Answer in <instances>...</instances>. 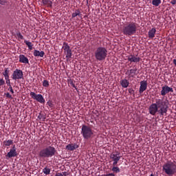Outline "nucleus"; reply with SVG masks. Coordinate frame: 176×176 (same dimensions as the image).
Here are the masks:
<instances>
[{
  "label": "nucleus",
  "mask_w": 176,
  "mask_h": 176,
  "mask_svg": "<svg viewBox=\"0 0 176 176\" xmlns=\"http://www.w3.org/2000/svg\"><path fill=\"white\" fill-rule=\"evenodd\" d=\"M168 111V100L155 99V103H153L148 108V112L152 116L159 113L160 116H166Z\"/></svg>",
  "instance_id": "f257e3e1"
},
{
  "label": "nucleus",
  "mask_w": 176,
  "mask_h": 176,
  "mask_svg": "<svg viewBox=\"0 0 176 176\" xmlns=\"http://www.w3.org/2000/svg\"><path fill=\"white\" fill-rule=\"evenodd\" d=\"M138 28L136 23L128 22L123 25L122 32L126 36H131L132 35H135Z\"/></svg>",
  "instance_id": "f03ea898"
},
{
  "label": "nucleus",
  "mask_w": 176,
  "mask_h": 176,
  "mask_svg": "<svg viewBox=\"0 0 176 176\" xmlns=\"http://www.w3.org/2000/svg\"><path fill=\"white\" fill-rule=\"evenodd\" d=\"M56 152L57 151L54 146H48L40 151L38 156L41 159H48L49 157H53L56 155Z\"/></svg>",
  "instance_id": "7ed1b4c3"
},
{
  "label": "nucleus",
  "mask_w": 176,
  "mask_h": 176,
  "mask_svg": "<svg viewBox=\"0 0 176 176\" xmlns=\"http://www.w3.org/2000/svg\"><path fill=\"white\" fill-rule=\"evenodd\" d=\"M162 170L167 175H174L176 173L175 161H168L163 165Z\"/></svg>",
  "instance_id": "20e7f679"
},
{
  "label": "nucleus",
  "mask_w": 176,
  "mask_h": 176,
  "mask_svg": "<svg viewBox=\"0 0 176 176\" xmlns=\"http://www.w3.org/2000/svg\"><path fill=\"white\" fill-rule=\"evenodd\" d=\"M94 54L97 61H104L107 58V56H108V50L105 47H98L95 50Z\"/></svg>",
  "instance_id": "39448f33"
},
{
  "label": "nucleus",
  "mask_w": 176,
  "mask_h": 176,
  "mask_svg": "<svg viewBox=\"0 0 176 176\" xmlns=\"http://www.w3.org/2000/svg\"><path fill=\"white\" fill-rule=\"evenodd\" d=\"M80 134L85 140H91L94 137V130L89 126L82 124Z\"/></svg>",
  "instance_id": "423d86ee"
},
{
  "label": "nucleus",
  "mask_w": 176,
  "mask_h": 176,
  "mask_svg": "<svg viewBox=\"0 0 176 176\" xmlns=\"http://www.w3.org/2000/svg\"><path fill=\"white\" fill-rule=\"evenodd\" d=\"M63 49L64 50V53L66 55L67 61H71V58H72V50H71V47L67 43H63Z\"/></svg>",
  "instance_id": "0eeeda50"
},
{
  "label": "nucleus",
  "mask_w": 176,
  "mask_h": 176,
  "mask_svg": "<svg viewBox=\"0 0 176 176\" xmlns=\"http://www.w3.org/2000/svg\"><path fill=\"white\" fill-rule=\"evenodd\" d=\"M30 96L32 98H33V100H35L36 101H37V102H39L40 104H45V102H46L45 100V98H43V96H42V94H35V92H30Z\"/></svg>",
  "instance_id": "6e6552de"
},
{
  "label": "nucleus",
  "mask_w": 176,
  "mask_h": 176,
  "mask_svg": "<svg viewBox=\"0 0 176 176\" xmlns=\"http://www.w3.org/2000/svg\"><path fill=\"white\" fill-rule=\"evenodd\" d=\"M13 80H20V79L24 78V74H23V70L16 69L12 75Z\"/></svg>",
  "instance_id": "1a4fd4ad"
},
{
  "label": "nucleus",
  "mask_w": 176,
  "mask_h": 176,
  "mask_svg": "<svg viewBox=\"0 0 176 176\" xmlns=\"http://www.w3.org/2000/svg\"><path fill=\"white\" fill-rule=\"evenodd\" d=\"M110 159L113 162V166H116L118 163H119V160L122 159V157L120 156V153H119V151L111 153L110 154Z\"/></svg>",
  "instance_id": "9d476101"
},
{
  "label": "nucleus",
  "mask_w": 176,
  "mask_h": 176,
  "mask_svg": "<svg viewBox=\"0 0 176 176\" xmlns=\"http://www.w3.org/2000/svg\"><path fill=\"white\" fill-rule=\"evenodd\" d=\"M125 75L127 76L129 79L131 78H135L138 75V71H137V68L130 69L126 70L125 72Z\"/></svg>",
  "instance_id": "9b49d317"
},
{
  "label": "nucleus",
  "mask_w": 176,
  "mask_h": 176,
  "mask_svg": "<svg viewBox=\"0 0 176 176\" xmlns=\"http://www.w3.org/2000/svg\"><path fill=\"white\" fill-rule=\"evenodd\" d=\"M16 156H17V151L16 148V145H14L11 149L10 150V151L7 153V155H6V159H10L12 157H16Z\"/></svg>",
  "instance_id": "f8f14e48"
},
{
  "label": "nucleus",
  "mask_w": 176,
  "mask_h": 176,
  "mask_svg": "<svg viewBox=\"0 0 176 176\" xmlns=\"http://www.w3.org/2000/svg\"><path fill=\"white\" fill-rule=\"evenodd\" d=\"M168 93H174L173 87H170L168 85H165L162 87L161 96H164L166 94H168Z\"/></svg>",
  "instance_id": "ddd939ff"
},
{
  "label": "nucleus",
  "mask_w": 176,
  "mask_h": 176,
  "mask_svg": "<svg viewBox=\"0 0 176 176\" xmlns=\"http://www.w3.org/2000/svg\"><path fill=\"white\" fill-rule=\"evenodd\" d=\"M148 89V82L146 80L140 81V87L139 89L140 94H142L143 91H145Z\"/></svg>",
  "instance_id": "4468645a"
},
{
  "label": "nucleus",
  "mask_w": 176,
  "mask_h": 176,
  "mask_svg": "<svg viewBox=\"0 0 176 176\" xmlns=\"http://www.w3.org/2000/svg\"><path fill=\"white\" fill-rule=\"evenodd\" d=\"M128 61H130V63H140L141 61V58L140 56H137L133 54H131L128 56Z\"/></svg>",
  "instance_id": "2eb2a0df"
},
{
  "label": "nucleus",
  "mask_w": 176,
  "mask_h": 176,
  "mask_svg": "<svg viewBox=\"0 0 176 176\" xmlns=\"http://www.w3.org/2000/svg\"><path fill=\"white\" fill-rule=\"evenodd\" d=\"M19 63H22V64H28L30 60H28V58H27L24 54H20Z\"/></svg>",
  "instance_id": "dca6fc26"
},
{
  "label": "nucleus",
  "mask_w": 176,
  "mask_h": 176,
  "mask_svg": "<svg viewBox=\"0 0 176 176\" xmlns=\"http://www.w3.org/2000/svg\"><path fill=\"white\" fill-rule=\"evenodd\" d=\"M65 148L67 151H75V149L79 148V146L76 144H69Z\"/></svg>",
  "instance_id": "f3484780"
},
{
  "label": "nucleus",
  "mask_w": 176,
  "mask_h": 176,
  "mask_svg": "<svg viewBox=\"0 0 176 176\" xmlns=\"http://www.w3.org/2000/svg\"><path fill=\"white\" fill-rule=\"evenodd\" d=\"M33 54L34 57H43L45 56V52L34 50Z\"/></svg>",
  "instance_id": "a211bd4d"
},
{
  "label": "nucleus",
  "mask_w": 176,
  "mask_h": 176,
  "mask_svg": "<svg viewBox=\"0 0 176 176\" xmlns=\"http://www.w3.org/2000/svg\"><path fill=\"white\" fill-rule=\"evenodd\" d=\"M80 19H82V13L80 12V10H76L72 14V19H75V17L78 16Z\"/></svg>",
  "instance_id": "6ab92c4d"
},
{
  "label": "nucleus",
  "mask_w": 176,
  "mask_h": 176,
  "mask_svg": "<svg viewBox=\"0 0 176 176\" xmlns=\"http://www.w3.org/2000/svg\"><path fill=\"white\" fill-rule=\"evenodd\" d=\"M120 85L122 87H124V89L129 87V85H130V82L126 79H123L120 80Z\"/></svg>",
  "instance_id": "aec40b11"
},
{
  "label": "nucleus",
  "mask_w": 176,
  "mask_h": 176,
  "mask_svg": "<svg viewBox=\"0 0 176 176\" xmlns=\"http://www.w3.org/2000/svg\"><path fill=\"white\" fill-rule=\"evenodd\" d=\"M155 34H156V28H153L151 30L148 31V38L150 39H153Z\"/></svg>",
  "instance_id": "412c9836"
},
{
  "label": "nucleus",
  "mask_w": 176,
  "mask_h": 176,
  "mask_svg": "<svg viewBox=\"0 0 176 176\" xmlns=\"http://www.w3.org/2000/svg\"><path fill=\"white\" fill-rule=\"evenodd\" d=\"M43 3L48 8H52L53 5V1H52V0H43Z\"/></svg>",
  "instance_id": "4be33fe9"
},
{
  "label": "nucleus",
  "mask_w": 176,
  "mask_h": 176,
  "mask_svg": "<svg viewBox=\"0 0 176 176\" xmlns=\"http://www.w3.org/2000/svg\"><path fill=\"white\" fill-rule=\"evenodd\" d=\"M24 43H25V45H27L29 50H32V49L34 47V44H32V43L31 41L25 40Z\"/></svg>",
  "instance_id": "5701e85b"
},
{
  "label": "nucleus",
  "mask_w": 176,
  "mask_h": 176,
  "mask_svg": "<svg viewBox=\"0 0 176 176\" xmlns=\"http://www.w3.org/2000/svg\"><path fill=\"white\" fill-rule=\"evenodd\" d=\"M4 146H10L13 144V140H8L3 142Z\"/></svg>",
  "instance_id": "b1692460"
},
{
  "label": "nucleus",
  "mask_w": 176,
  "mask_h": 176,
  "mask_svg": "<svg viewBox=\"0 0 176 176\" xmlns=\"http://www.w3.org/2000/svg\"><path fill=\"white\" fill-rule=\"evenodd\" d=\"M111 171H113V173H115L116 174H118L119 173H120V168L116 166H113Z\"/></svg>",
  "instance_id": "393cba45"
},
{
  "label": "nucleus",
  "mask_w": 176,
  "mask_h": 176,
  "mask_svg": "<svg viewBox=\"0 0 176 176\" xmlns=\"http://www.w3.org/2000/svg\"><path fill=\"white\" fill-rule=\"evenodd\" d=\"M160 3H162V0H153L152 1V5H153V6H159V5H160Z\"/></svg>",
  "instance_id": "a878e982"
},
{
  "label": "nucleus",
  "mask_w": 176,
  "mask_h": 176,
  "mask_svg": "<svg viewBox=\"0 0 176 176\" xmlns=\"http://www.w3.org/2000/svg\"><path fill=\"white\" fill-rule=\"evenodd\" d=\"M50 171H51V169L47 166H46L43 169V173L45 174V175H49V174H50Z\"/></svg>",
  "instance_id": "bb28decb"
},
{
  "label": "nucleus",
  "mask_w": 176,
  "mask_h": 176,
  "mask_svg": "<svg viewBox=\"0 0 176 176\" xmlns=\"http://www.w3.org/2000/svg\"><path fill=\"white\" fill-rule=\"evenodd\" d=\"M67 80H68L69 85H71L72 87L76 89V86H75V84H74V80L72 79H68Z\"/></svg>",
  "instance_id": "cd10ccee"
},
{
  "label": "nucleus",
  "mask_w": 176,
  "mask_h": 176,
  "mask_svg": "<svg viewBox=\"0 0 176 176\" xmlns=\"http://www.w3.org/2000/svg\"><path fill=\"white\" fill-rule=\"evenodd\" d=\"M43 86L44 87H49V81H47V80H44L43 82Z\"/></svg>",
  "instance_id": "c85d7f7f"
},
{
  "label": "nucleus",
  "mask_w": 176,
  "mask_h": 176,
  "mask_svg": "<svg viewBox=\"0 0 176 176\" xmlns=\"http://www.w3.org/2000/svg\"><path fill=\"white\" fill-rule=\"evenodd\" d=\"M2 74H3L4 77L9 76V69H6L5 71Z\"/></svg>",
  "instance_id": "c756f323"
},
{
  "label": "nucleus",
  "mask_w": 176,
  "mask_h": 176,
  "mask_svg": "<svg viewBox=\"0 0 176 176\" xmlns=\"http://www.w3.org/2000/svg\"><path fill=\"white\" fill-rule=\"evenodd\" d=\"M48 107H50V108H53V107L54 106V104H53V102L51 101V100H49L47 102Z\"/></svg>",
  "instance_id": "7c9ffc66"
},
{
  "label": "nucleus",
  "mask_w": 176,
  "mask_h": 176,
  "mask_svg": "<svg viewBox=\"0 0 176 176\" xmlns=\"http://www.w3.org/2000/svg\"><path fill=\"white\" fill-rule=\"evenodd\" d=\"M8 90L9 91H10V93H12V94H14V91L13 90V87H12V85H10V87H8Z\"/></svg>",
  "instance_id": "2f4dec72"
},
{
  "label": "nucleus",
  "mask_w": 176,
  "mask_h": 176,
  "mask_svg": "<svg viewBox=\"0 0 176 176\" xmlns=\"http://www.w3.org/2000/svg\"><path fill=\"white\" fill-rule=\"evenodd\" d=\"M128 91H129V94H133L134 95L135 91H134V89H133V88H129L128 89Z\"/></svg>",
  "instance_id": "473e14b6"
},
{
  "label": "nucleus",
  "mask_w": 176,
  "mask_h": 176,
  "mask_svg": "<svg viewBox=\"0 0 176 176\" xmlns=\"http://www.w3.org/2000/svg\"><path fill=\"white\" fill-rule=\"evenodd\" d=\"M6 94V97L7 98H10L11 100L13 98V97H12V95H10V94L9 92H8L7 94Z\"/></svg>",
  "instance_id": "72a5a7b5"
},
{
  "label": "nucleus",
  "mask_w": 176,
  "mask_h": 176,
  "mask_svg": "<svg viewBox=\"0 0 176 176\" xmlns=\"http://www.w3.org/2000/svg\"><path fill=\"white\" fill-rule=\"evenodd\" d=\"M3 85H5V80L0 78V86H3Z\"/></svg>",
  "instance_id": "f704fd0d"
},
{
  "label": "nucleus",
  "mask_w": 176,
  "mask_h": 176,
  "mask_svg": "<svg viewBox=\"0 0 176 176\" xmlns=\"http://www.w3.org/2000/svg\"><path fill=\"white\" fill-rule=\"evenodd\" d=\"M16 36H18V38H19V39H23L24 37L23 36V34H21V33H17Z\"/></svg>",
  "instance_id": "c9c22d12"
},
{
  "label": "nucleus",
  "mask_w": 176,
  "mask_h": 176,
  "mask_svg": "<svg viewBox=\"0 0 176 176\" xmlns=\"http://www.w3.org/2000/svg\"><path fill=\"white\" fill-rule=\"evenodd\" d=\"M6 85H8V87L12 86V85H10V80H6Z\"/></svg>",
  "instance_id": "e433bc0d"
},
{
  "label": "nucleus",
  "mask_w": 176,
  "mask_h": 176,
  "mask_svg": "<svg viewBox=\"0 0 176 176\" xmlns=\"http://www.w3.org/2000/svg\"><path fill=\"white\" fill-rule=\"evenodd\" d=\"M6 2V0H0V4L1 5H5V3Z\"/></svg>",
  "instance_id": "4c0bfd02"
},
{
  "label": "nucleus",
  "mask_w": 176,
  "mask_h": 176,
  "mask_svg": "<svg viewBox=\"0 0 176 176\" xmlns=\"http://www.w3.org/2000/svg\"><path fill=\"white\" fill-rule=\"evenodd\" d=\"M170 3H171L172 5H175V3H176V0H173V1H170Z\"/></svg>",
  "instance_id": "58836bf2"
},
{
  "label": "nucleus",
  "mask_w": 176,
  "mask_h": 176,
  "mask_svg": "<svg viewBox=\"0 0 176 176\" xmlns=\"http://www.w3.org/2000/svg\"><path fill=\"white\" fill-rule=\"evenodd\" d=\"M4 78H5L6 80H10L9 79V75L4 76Z\"/></svg>",
  "instance_id": "ea45409f"
},
{
  "label": "nucleus",
  "mask_w": 176,
  "mask_h": 176,
  "mask_svg": "<svg viewBox=\"0 0 176 176\" xmlns=\"http://www.w3.org/2000/svg\"><path fill=\"white\" fill-rule=\"evenodd\" d=\"M38 119H42V114L39 113L38 116Z\"/></svg>",
  "instance_id": "a19ab883"
},
{
  "label": "nucleus",
  "mask_w": 176,
  "mask_h": 176,
  "mask_svg": "<svg viewBox=\"0 0 176 176\" xmlns=\"http://www.w3.org/2000/svg\"><path fill=\"white\" fill-rule=\"evenodd\" d=\"M173 64L175 65L176 67V59H173Z\"/></svg>",
  "instance_id": "79ce46f5"
}]
</instances>
